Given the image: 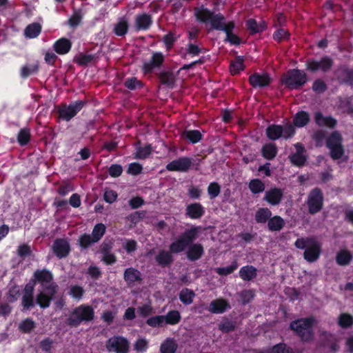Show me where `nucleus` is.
<instances>
[{
	"mask_svg": "<svg viewBox=\"0 0 353 353\" xmlns=\"http://www.w3.org/2000/svg\"><path fill=\"white\" fill-rule=\"evenodd\" d=\"M83 103L81 101H75L69 105H63L59 108V116L67 121L73 118L83 108Z\"/></svg>",
	"mask_w": 353,
	"mask_h": 353,
	"instance_id": "12",
	"label": "nucleus"
},
{
	"mask_svg": "<svg viewBox=\"0 0 353 353\" xmlns=\"http://www.w3.org/2000/svg\"><path fill=\"white\" fill-rule=\"evenodd\" d=\"M312 88L316 92L321 93L326 90V85L324 81L318 79L314 83Z\"/></svg>",
	"mask_w": 353,
	"mask_h": 353,
	"instance_id": "64",
	"label": "nucleus"
},
{
	"mask_svg": "<svg viewBox=\"0 0 353 353\" xmlns=\"http://www.w3.org/2000/svg\"><path fill=\"white\" fill-rule=\"evenodd\" d=\"M238 267L236 262H234L231 265L224 268H218L216 272L219 275H228L233 272Z\"/></svg>",
	"mask_w": 353,
	"mask_h": 353,
	"instance_id": "57",
	"label": "nucleus"
},
{
	"mask_svg": "<svg viewBox=\"0 0 353 353\" xmlns=\"http://www.w3.org/2000/svg\"><path fill=\"white\" fill-rule=\"evenodd\" d=\"M142 170V166L138 163H132L128 165V172L132 175L139 174Z\"/></svg>",
	"mask_w": 353,
	"mask_h": 353,
	"instance_id": "59",
	"label": "nucleus"
},
{
	"mask_svg": "<svg viewBox=\"0 0 353 353\" xmlns=\"http://www.w3.org/2000/svg\"><path fill=\"white\" fill-rule=\"evenodd\" d=\"M194 295L195 294L192 290L187 288L183 289L179 294V299L183 303L190 305L192 303Z\"/></svg>",
	"mask_w": 353,
	"mask_h": 353,
	"instance_id": "38",
	"label": "nucleus"
},
{
	"mask_svg": "<svg viewBox=\"0 0 353 353\" xmlns=\"http://www.w3.org/2000/svg\"><path fill=\"white\" fill-rule=\"evenodd\" d=\"M128 29V21L125 19H122L115 25L114 33L117 36H123L127 33Z\"/></svg>",
	"mask_w": 353,
	"mask_h": 353,
	"instance_id": "44",
	"label": "nucleus"
},
{
	"mask_svg": "<svg viewBox=\"0 0 353 353\" xmlns=\"http://www.w3.org/2000/svg\"><path fill=\"white\" fill-rule=\"evenodd\" d=\"M221 192L220 185L215 182L210 183L208 187V193L211 199L216 197Z\"/></svg>",
	"mask_w": 353,
	"mask_h": 353,
	"instance_id": "53",
	"label": "nucleus"
},
{
	"mask_svg": "<svg viewBox=\"0 0 353 353\" xmlns=\"http://www.w3.org/2000/svg\"><path fill=\"white\" fill-rule=\"evenodd\" d=\"M247 26L252 33L259 32L265 28L263 23L258 24L253 19H250L247 21Z\"/></svg>",
	"mask_w": 353,
	"mask_h": 353,
	"instance_id": "47",
	"label": "nucleus"
},
{
	"mask_svg": "<svg viewBox=\"0 0 353 353\" xmlns=\"http://www.w3.org/2000/svg\"><path fill=\"white\" fill-rule=\"evenodd\" d=\"M124 279L128 283H134L141 280L140 272L134 268H128L124 273Z\"/></svg>",
	"mask_w": 353,
	"mask_h": 353,
	"instance_id": "36",
	"label": "nucleus"
},
{
	"mask_svg": "<svg viewBox=\"0 0 353 353\" xmlns=\"http://www.w3.org/2000/svg\"><path fill=\"white\" fill-rule=\"evenodd\" d=\"M283 192L281 189L273 188L265 192L263 199L272 205H279L283 199Z\"/></svg>",
	"mask_w": 353,
	"mask_h": 353,
	"instance_id": "15",
	"label": "nucleus"
},
{
	"mask_svg": "<svg viewBox=\"0 0 353 353\" xmlns=\"http://www.w3.org/2000/svg\"><path fill=\"white\" fill-rule=\"evenodd\" d=\"M163 315H158L148 319L147 324L151 327H162L165 325Z\"/></svg>",
	"mask_w": 353,
	"mask_h": 353,
	"instance_id": "50",
	"label": "nucleus"
},
{
	"mask_svg": "<svg viewBox=\"0 0 353 353\" xmlns=\"http://www.w3.org/2000/svg\"><path fill=\"white\" fill-rule=\"evenodd\" d=\"M183 136L192 143L199 142L202 138V134L199 130H187L183 132Z\"/></svg>",
	"mask_w": 353,
	"mask_h": 353,
	"instance_id": "41",
	"label": "nucleus"
},
{
	"mask_svg": "<svg viewBox=\"0 0 353 353\" xmlns=\"http://www.w3.org/2000/svg\"><path fill=\"white\" fill-rule=\"evenodd\" d=\"M160 79L162 83L170 87L172 86L174 83V77L172 73L163 72L161 74Z\"/></svg>",
	"mask_w": 353,
	"mask_h": 353,
	"instance_id": "55",
	"label": "nucleus"
},
{
	"mask_svg": "<svg viewBox=\"0 0 353 353\" xmlns=\"http://www.w3.org/2000/svg\"><path fill=\"white\" fill-rule=\"evenodd\" d=\"M125 85L130 90H134L141 86V83L136 78H130L125 80Z\"/></svg>",
	"mask_w": 353,
	"mask_h": 353,
	"instance_id": "62",
	"label": "nucleus"
},
{
	"mask_svg": "<svg viewBox=\"0 0 353 353\" xmlns=\"http://www.w3.org/2000/svg\"><path fill=\"white\" fill-rule=\"evenodd\" d=\"M327 146L333 159H341L344 156L345 150L342 145V137L338 132H334L330 135L327 140Z\"/></svg>",
	"mask_w": 353,
	"mask_h": 353,
	"instance_id": "8",
	"label": "nucleus"
},
{
	"mask_svg": "<svg viewBox=\"0 0 353 353\" xmlns=\"http://www.w3.org/2000/svg\"><path fill=\"white\" fill-rule=\"evenodd\" d=\"M105 347L109 352L128 353L130 343L128 340L123 336H114L108 340Z\"/></svg>",
	"mask_w": 353,
	"mask_h": 353,
	"instance_id": "10",
	"label": "nucleus"
},
{
	"mask_svg": "<svg viewBox=\"0 0 353 353\" xmlns=\"http://www.w3.org/2000/svg\"><path fill=\"white\" fill-rule=\"evenodd\" d=\"M33 291L32 285H27L26 286L22 298V305L24 308L29 309L34 305Z\"/></svg>",
	"mask_w": 353,
	"mask_h": 353,
	"instance_id": "24",
	"label": "nucleus"
},
{
	"mask_svg": "<svg viewBox=\"0 0 353 353\" xmlns=\"http://www.w3.org/2000/svg\"><path fill=\"white\" fill-rule=\"evenodd\" d=\"M30 137V134L29 130L26 129H22L19 132L17 140L21 145H23L28 142Z\"/></svg>",
	"mask_w": 353,
	"mask_h": 353,
	"instance_id": "56",
	"label": "nucleus"
},
{
	"mask_svg": "<svg viewBox=\"0 0 353 353\" xmlns=\"http://www.w3.org/2000/svg\"><path fill=\"white\" fill-rule=\"evenodd\" d=\"M310 121V116L306 112H299L294 116L293 123L296 127L302 128Z\"/></svg>",
	"mask_w": 353,
	"mask_h": 353,
	"instance_id": "32",
	"label": "nucleus"
},
{
	"mask_svg": "<svg viewBox=\"0 0 353 353\" xmlns=\"http://www.w3.org/2000/svg\"><path fill=\"white\" fill-rule=\"evenodd\" d=\"M165 325H176L181 321V316L179 311L172 310L163 315Z\"/></svg>",
	"mask_w": 353,
	"mask_h": 353,
	"instance_id": "30",
	"label": "nucleus"
},
{
	"mask_svg": "<svg viewBox=\"0 0 353 353\" xmlns=\"http://www.w3.org/2000/svg\"><path fill=\"white\" fill-rule=\"evenodd\" d=\"M52 250L59 258L65 257L70 252V245L64 239H57L53 245Z\"/></svg>",
	"mask_w": 353,
	"mask_h": 353,
	"instance_id": "17",
	"label": "nucleus"
},
{
	"mask_svg": "<svg viewBox=\"0 0 353 353\" xmlns=\"http://www.w3.org/2000/svg\"><path fill=\"white\" fill-rule=\"evenodd\" d=\"M152 23V19L147 14H138L135 17L134 28L137 30H146Z\"/></svg>",
	"mask_w": 353,
	"mask_h": 353,
	"instance_id": "20",
	"label": "nucleus"
},
{
	"mask_svg": "<svg viewBox=\"0 0 353 353\" xmlns=\"http://www.w3.org/2000/svg\"><path fill=\"white\" fill-rule=\"evenodd\" d=\"M94 312L88 305H81L75 308L67 320V323L72 327H77L83 321H89L93 319Z\"/></svg>",
	"mask_w": 353,
	"mask_h": 353,
	"instance_id": "5",
	"label": "nucleus"
},
{
	"mask_svg": "<svg viewBox=\"0 0 353 353\" xmlns=\"http://www.w3.org/2000/svg\"><path fill=\"white\" fill-rule=\"evenodd\" d=\"M314 119L316 123L320 126H327L334 128L336 123V121L331 117L324 116L321 112L315 113Z\"/></svg>",
	"mask_w": 353,
	"mask_h": 353,
	"instance_id": "25",
	"label": "nucleus"
},
{
	"mask_svg": "<svg viewBox=\"0 0 353 353\" xmlns=\"http://www.w3.org/2000/svg\"><path fill=\"white\" fill-rule=\"evenodd\" d=\"M294 126L289 123L283 126L271 125L266 129V134L272 140H276L281 137L289 139L294 134Z\"/></svg>",
	"mask_w": 353,
	"mask_h": 353,
	"instance_id": "7",
	"label": "nucleus"
},
{
	"mask_svg": "<svg viewBox=\"0 0 353 353\" xmlns=\"http://www.w3.org/2000/svg\"><path fill=\"white\" fill-rule=\"evenodd\" d=\"M105 229L106 228L103 223H98L94 227L91 234L94 238V241L98 242L102 238L105 232Z\"/></svg>",
	"mask_w": 353,
	"mask_h": 353,
	"instance_id": "43",
	"label": "nucleus"
},
{
	"mask_svg": "<svg viewBox=\"0 0 353 353\" xmlns=\"http://www.w3.org/2000/svg\"><path fill=\"white\" fill-rule=\"evenodd\" d=\"M34 327L35 323L30 319H25L19 325V330L26 333L31 332Z\"/></svg>",
	"mask_w": 353,
	"mask_h": 353,
	"instance_id": "49",
	"label": "nucleus"
},
{
	"mask_svg": "<svg viewBox=\"0 0 353 353\" xmlns=\"http://www.w3.org/2000/svg\"><path fill=\"white\" fill-rule=\"evenodd\" d=\"M316 323V319L313 317L302 318L292 321L290 327L301 339L309 342L314 339L313 326Z\"/></svg>",
	"mask_w": 353,
	"mask_h": 353,
	"instance_id": "2",
	"label": "nucleus"
},
{
	"mask_svg": "<svg viewBox=\"0 0 353 353\" xmlns=\"http://www.w3.org/2000/svg\"><path fill=\"white\" fill-rule=\"evenodd\" d=\"M332 65V61L327 57H325L319 61L310 60L307 62V68L312 72L317 70L326 72L331 68Z\"/></svg>",
	"mask_w": 353,
	"mask_h": 353,
	"instance_id": "14",
	"label": "nucleus"
},
{
	"mask_svg": "<svg viewBox=\"0 0 353 353\" xmlns=\"http://www.w3.org/2000/svg\"><path fill=\"white\" fill-rule=\"evenodd\" d=\"M307 205L310 214H314L319 212L323 205V196L319 188L312 190L307 196Z\"/></svg>",
	"mask_w": 353,
	"mask_h": 353,
	"instance_id": "11",
	"label": "nucleus"
},
{
	"mask_svg": "<svg viewBox=\"0 0 353 353\" xmlns=\"http://www.w3.org/2000/svg\"><path fill=\"white\" fill-rule=\"evenodd\" d=\"M178 345L174 339L168 338L161 345V353H175Z\"/></svg>",
	"mask_w": 353,
	"mask_h": 353,
	"instance_id": "28",
	"label": "nucleus"
},
{
	"mask_svg": "<svg viewBox=\"0 0 353 353\" xmlns=\"http://www.w3.org/2000/svg\"><path fill=\"white\" fill-rule=\"evenodd\" d=\"M292 350L285 344L279 343L274 345L270 353H291Z\"/></svg>",
	"mask_w": 353,
	"mask_h": 353,
	"instance_id": "58",
	"label": "nucleus"
},
{
	"mask_svg": "<svg viewBox=\"0 0 353 353\" xmlns=\"http://www.w3.org/2000/svg\"><path fill=\"white\" fill-rule=\"evenodd\" d=\"M285 225L284 220L279 216H274L268 221V226L271 231H279Z\"/></svg>",
	"mask_w": 353,
	"mask_h": 353,
	"instance_id": "34",
	"label": "nucleus"
},
{
	"mask_svg": "<svg viewBox=\"0 0 353 353\" xmlns=\"http://www.w3.org/2000/svg\"><path fill=\"white\" fill-rule=\"evenodd\" d=\"M277 153L276 145L272 143H267L262 148L263 157L268 160L273 159Z\"/></svg>",
	"mask_w": 353,
	"mask_h": 353,
	"instance_id": "31",
	"label": "nucleus"
},
{
	"mask_svg": "<svg viewBox=\"0 0 353 353\" xmlns=\"http://www.w3.org/2000/svg\"><path fill=\"white\" fill-rule=\"evenodd\" d=\"M71 46V42L68 39L61 38L54 43V48L58 54H64L70 51Z\"/></svg>",
	"mask_w": 353,
	"mask_h": 353,
	"instance_id": "26",
	"label": "nucleus"
},
{
	"mask_svg": "<svg viewBox=\"0 0 353 353\" xmlns=\"http://www.w3.org/2000/svg\"><path fill=\"white\" fill-rule=\"evenodd\" d=\"M94 238L91 234H83L79 237V242L81 247L87 248L92 244L97 243L94 241Z\"/></svg>",
	"mask_w": 353,
	"mask_h": 353,
	"instance_id": "51",
	"label": "nucleus"
},
{
	"mask_svg": "<svg viewBox=\"0 0 353 353\" xmlns=\"http://www.w3.org/2000/svg\"><path fill=\"white\" fill-rule=\"evenodd\" d=\"M249 188L253 194L261 193L265 190V184L259 179H253L249 183Z\"/></svg>",
	"mask_w": 353,
	"mask_h": 353,
	"instance_id": "42",
	"label": "nucleus"
},
{
	"mask_svg": "<svg viewBox=\"0 0 353 353\" xmlns=\"http://www.w3.org/2000/svg\"><path fill=\"white\" fill-rule=\"evenodd\" d=\"M296 153L290 156L291 162L296 165H302L305 161V157L303 154V147L300 143L294 145Z\"/></svg>",
	"mask_w": 353,
	"mask_h": 353,
	"instance_id": "22",
	"label": "nucleus"
},
{
	"mask_svg": "<svg viewBox=\"0 0 353 353\" xmlns=\"http://www.w3.org/2000/svg\"><path fill=\"white\" fill-rule=\"evenodd\" d=\"M195 15L201 21H209L214 28L219 30L223 28L224 17L221 14H214L203 7L195 8Z\"/></svg>",
	"mask_w": 353,
	"mask_h": 353,
	"instance_id": "9",
	"label": "nucleus"
},
{
	"mask_svg": "<svg viewBox=\"0 0 353 353\" xmlns=\"http://www.w3.org/2000/svg\"><path fill=\"white\" fill-rule=\"evenodd\" d=\"M289 33L288 32L283 29L280 28L274 34V38L275 40L278 41H281L283 39H285L288 37Z\"/></svg>",
	"mask_w": 353,
	"mask_h": 353,
	"instance_id": "61",
	"label": "nucleus"
},
{
	"mask_svg": "<svg viewBox=\"0 0 353 353\" xmlns=\"http://www.w3.org/2000/svg\"><path fill=\"white\" fill-rule=\"evenodd\" d=\"M249 81L254 88H263L270 84L271 78L267 73H254L250 77Z\"/></svg>",
	"mask_w": 353,
	"mask_h": 353,
	"instance_id": "16",
	"label": "nucleus"
},
{
	"mask_svg": "<svg viewBox=\"0 0 353 353\" xmlns=\"http://www.w3.org/2000/svg\"><path fill=\"white\" fill-rule=\"evenodd\" d=\"M164 57L160 52L154 53L150 61L145 63L143 70L145 72H150L154 68L159 66L163 61Z\"/></svg>",
	"mask_w": 353,
	"mask_h": 353,
	"instance_id": "23",
	"label": "nucleus"
},
{
	"mask_svg": "<svg viewBox=\"0 0 353 353\" xmlns=\"http://www.w3.org/2000/svg\"><path fill=\"white\" fill-rule=\"evenodd\" d=\"M122 172V167L117 164L112 165L109 168V174L112 177L119 176Z\"/></svg>",
	"mask_w": 353,
	"mask_h": 353,
	"instance_id": "60",
	"label": "nucleus"
},
{
	"mask_svg": "<svg viewBox=\"0 0 353 353\" xmlns=\"http://www.w3.org/2000/svg\"><path fill=\"white\" fill-rule=\"evenodd\" d=\"M228 308H230L229 303L225 300L219 299L210 303L208 311L214 314H221Z\"/></svg>",
	"mask_w": 353,
	"mask_h": 353,
	"instance_id": "18",
	"label": "nucleus"
},
{
	"mask_svg": "<svg viewBox=\"0 0 353 353\" xmlns=\"http://www.w3.org/2000/svg\"><path fill=\"white\" fill-rule=\"evenodd\" d=\"M203 252V248L201 244H190L187 251V256L190 261H196L201 257Z\"/></svg>",
	"mask_w": 353,
	"mask_h": 353,
	"instance_id": "21",
	"label": "nucleus"
},
{
	"mask_svg": "<svg viewBox=\"0 0 353 353\" xmlns=\"http://www.w3.org/2000/svg\"><path fill=\"white\" fill-rule=\"evenodd\" d=\"M134 350L137 353L145 352L148 348V341L145 338H138L133 345Z\"/></svg>",
	"mask_w": 353,
	"mask_h": 353,
	"instance_id": "40",
	"label": "nucleus"
},
{
	"mask_svg": "<svg viewBox=\"0 0 353 353\" xmlns=\"http://www.w3.org/2000/svg\"><path fill=\"white\" fill-rule=\"evenodd\" d=\"M38 70V66L37 64L26 65L21 69V76L23 78H26L31 74L36 73Z\"/></svg>",
	"mask_w": 353,
	"mask_h": 353,
	"instance_id": "48",
	"label": "nucleus"
},
{
	"mask_svg": "<svg viewBox=\"0 0 353 353\" xmlns=\"http://www.w3.org/2000/svg\"><path fill=\"white\" fill-rule=\"evenodd\" d=\"M294 245L299 249L305 250L303 256L307 261L312 263L319 259L321 252V245L314 239L299 238Z\"/></svg>",
	"mask_w": 353,
	"mask_h": 353,
	"instance_id": "3",
	"label": "nucleus"
},
{
	"mask_svg": "<svg viewBox=\"0 0 353 353\" xmlns=\"http://www.w3.org/2000/svg\"><path fill=\"white\" fill-rule=\"evenodd\" d=\"M258 270L252 265H245L239 270V276L244 281H250L257 276Z\"/></svg>",
	"mask_w": 353,
	"mask_h": 353,
	"instance_id": "19",
	"label": "nucleus"
},
{
	"mask_svg": "<svg viewBox=\"0 0 353 353\" xmlns=\"http://www.w3.org/2000/svg\"><path fill=\"white\" fill-rule=\"evenodd\" d=\"M151 152V148L150 146H145L144 148H140L136 153V157L139 159L146 158Z\"/></svg>",
	"mask_w": 353,
	"mask_h": 353,
	"instance_id": "63",
	"label": "nucleus"
},
{
	"mask_svg": "<svg viewBox=\"0 0 353 353\" xmlns=\"http://www.w3.org/2000/svg\"><path fill=\"white\" fill-rule=\"evenodd\" d=\"M192 165V159L186 157H182L169 163L166 165V169L172 172H187Z\"/></svg>",
	"mask_w": 353,
	"mask_h": 353,
	"instance_id": "13",
	"label": "nucleus"
},
{
	"mask_svg": "<svg viewBox=\"0 0 353 353\" xmlns=\"http://www.w3.org/2000/svg\"><path fill=\"white\" fill-rule=\"evenodd\" d=\"M352 259L351 253L347 250H341L336 256L337 264L341 266L347 265Z\"/></svg>",
	"mask_w": 353,
	"mask_h": 353,
	"instance_id": "33",
	"label": "nucleus"
},
{
	"mask_svg": "<svg viewBox=\"0 0 353 353\" xmlns=\"http://www.w3.org/2000/svg\"><path fill=\"white\" fill-rule=\"evenodd\" d=\"M338 323L342 328H348L353 325V316L349 314H341L338 318Z\"/></svg>",
	"mask_w": 353,
	"mask_h": 353,
	"instance_id": "39",
	"label": "nucleus"
},
{
	"mask_svg": "<svg viewBox=\"0 0 353 353\" xmlns=\"http://www.w3.org/2000/svg\"><path fill=\"white\" fill-rule=\"evenodd\" d=\"M84 293L83 289L79 285H72L70 287L69 294L74 299L80 300Z\"/></svg>",
	"mask_w": 353,
	"mask_h": 353,
	"instance_id": "52",
	"label": "nucleus"
},
{
	"mask_svg": "<svg viewBox=\"0 0 353 353\" xmlns=\"http://www.w3.org/2000/svg\"><path fill=\"white\" fill-rule=\"evenodd\" d=\"M235 322L229 319H223L219 325V328L223 332H230L235 329Z\"/></svg>",
	"mask_w": 353,
	"mask_h": 353,
	"instance_id": "46",
	"label": "nucleus"
},
{
	"mask_svg": "<svg viewBox=\"0 0 353 353\" xmlns=\"http://www.w3.org/2000/svg\"><path fill=\"white\" fill-rule=\"evenodd\" d=\"M41 30V26L39 23L30 24L25 29V35L28 38H35L39 34Z\"/></svg>",
	"mask_w": 353,
	"mask_h": 353,
	"instance_id": "35",
	"label": "nucleus"
},
{
	"mask_svg": "<svg viewBox=\"0 0 353 353\" xmlns=\"http://www.w3.org/2000/svg\"><path fill=\"white\" fill-rule=\"evenodd\" d=\"M243 59L238 57L230 65V71L233 74L238 73L240 70H243Z\"/></svg>",
	"mask_w": 353,
	"mask_h": 353,
	"instance_id": "54",
	"label": "nucleus"
},
{
	"mask_svg": "<svg viewBox=\"0 0 353 353\" xmlns=\"http://www.w3.org/2000/svg\"><path fill=\"white\" fill-rule=\"evenodd\" d=\"M204 213V208L200 203L190 204L187 207L186 214L192 219H199Z\"/></svg>",
	"mask_w": 353,
	"mask_h": 353,
	"instance_id": "27",
	"label": "nucleus"
},
{
	"mask_svg": "<svg viewBox=\"0 0 353 353\" xmlns=\"http://www.w3.org/2000/svg\"><path fill=\"white\" fill-rule=\"evenodd\" d=\"M34 275L43 285V289L37 297V303L42 308L48 307L52 296L57 292V285L52 282V274L49 271H37Z\"/></svg>",
	"mask_w": 353,
	"mask_h": 353,
	"instance_id": "1",
	"label": "nucleus"
},
{
	"mask_svg": "<svg viewBox=\"0 0 353 353\" xmlns=\"http://www.w3.org/2000/svg\"><path fill=\"white\" fill-rule=\"evenodd\" d=\"M307 81L306 74L299 70H289L283 77L282 82L290 89H298Z\"/></svg>",
	"mask_w": 353,
	"mask_h": 353,
	"instance_id": "6",
	"label": "nucleus"
},
{
	"mask_svg": "<svg viewBox=\"0 0 353 353\" xmlns=\"http://www.w3.org/2000/svg\"><path fill=\"white\" fill-rule=\"evenodd\" d=\"M239 296L242 304L245 305L254 299L255 291L254 290H244L239 293Z\"/></svg>",
	"mask_w": 353,
	"mask_h": 353,
	"instance_id": "45",
	"label": "nucleus"
},
{
	"mask_svg": "<svg viewBox=\"0 0 353 353\" xmlns=\"http://www.w3.org/2000/svg\"><path fill=\"white\" fill-rule=\"evenodd\" d=\"M272 212L268 208H260L255 214V220L257 223H265L271 216Z\"/></svg>",
	"mask_w": 353,
	"mask_h": 353,
	"instance_id": "37",
	"label": "nucleus"
},
{
	"mask_svg": "<svg viewBox=\"0 0 353 353\" xmlns=\"http://www.w3.org/2000/svg\"><path fill=\"white\" fill-rule=\"evenodd\" d=\"M170 251L161 250L156 256V261L161 266H167L173 261V257Z\"/></svg>",
	"mask_w": 353,
	"mask_h": 353,
	"instance_id": "29",
	"label": "nucleus"
},
{
	"mask_svg": "<svg viewBox=\"0 0 353 353\" xmlns=\"http://www.w3.org/2000/svg\"><path fill=\"white\" fill-rule=\"evenodd\" d=\"M199 232L200 228L199 227H192L186 230L170 244V252L172 253L183 252L198 238Z\"/></svg>",
	"mask_w": 353,
	"mask_h": 353,
	"instance_id": "4",
	"label": "nucleus"
}]
</instances>
